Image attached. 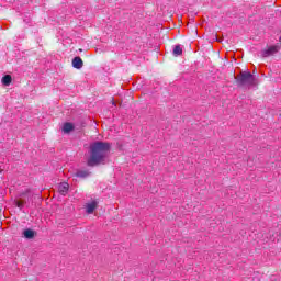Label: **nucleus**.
I'll list each match as a JSON object with an SVG mask.
<instances>
[{
    "label": "nucleus",
    "mask_w": 281,
    "mask_h": 281,
    "mask_svg": "<svg viewBox=\"0 0 281 281\" xmlns=\"http://www.w3.org/2000/svg\"><path fill=\"white\" fill-rule=\"evenodd\" d=\"M109 153H111V143L95 140L89 146V158L87 159V166L90 168H95V166H100V164H104L106 161V157H109Z\"/></svg>",
    "instance_id": "1"
},
{
    "label": "nucleus",
    "mask_w": 281,
    "mask_h": 281,
    "mask_svg": "<svg viewBox=\"0 0 281 281\" xmlns=\"http://www.w3.org/2000/svg\"><path fill=\"white\" fill-rule=\"evenodd\" d=\"M235 82L241 89H251L258 86V79L250 71H240L239 75L235 76Z\"/></svg>",
    "instance_id": "2"
},
{
    "label": "nucleus",
    "mask_w": 281,
    "mask_h": 281,
    "mask_svg": "<svg viewBox=\"0 0 281 281\" xmlns=\"http://www.w3.org/2000/svg\"><path fill=\"white\" fill-rule=\"evenodd\" d=\"M280 49H281L280 44L270 45L260 52V56H261V58H269V56H276V54H278V52H280Z\"/></svg>",
    "instance_id": "3"
},
{
    "label": "nucleus",
    "mask_w": 281,
    "mask_h": 281,
    "mask_svg": "<svg viewBox=\"0 0 281 281\" xmlns=\"http://www.w3.org/2000/svg\"><path fill=\"white\" fill-rule=\"evenodd\" d=\"M22 236L26 238V240H32V238H36V231L26 228L23 231Z\"/></svg>",
    "instance_id": "4"
},
{
    "label": "nucleus",
    "mask_w": 281,
    "mask_h": 281,
    "mask_svg": "<svg viewBox=\"0 0 281 281\" xmlns=\"http://www.w3.org/2000/svg\"><path fill=\"white\" fill-rule=\"evenodd\" d=\"M58 192H59V194H61V196H67V194L69 192V183H67V182L59 183Z\"/></svg>",
    "instance_id": "5"
},
{
    "label": "nucleus",
    "mask_w": 281,
    "mask_h": 281,
    "mask_svg": "<svg viewBox=\"0 0 281 281\" xmlns=\"http://www.w3.org/2000/svg\"><path fill=\"white\" fill-rule=\"evenodd\" d=\"M72 67L75 69H82V67H85V61H82V58H80V56H77L72 59Z\"/></svg>",
    "instance_id": "6"
},
{
    "label": "nucleus",
    "mask_w": 281,
    "mask_h": 281,
    "mask_svg": "<svg viewBox=\"0 0 281 281\" xmlns=\"http://www.w3.org/2000/svg\"><path fill=\"white\" fill-rule=\"evenodd\" d=\"M98 209V201L93 200L91 203H88L86 205L87 214H93L95 210Z\"/></svg>",
    "instance_id": "7"
},
{
    "label": "nucleus",
    "mask_w": 281,
    "mask_h": 281,
    "mask_svg": "<svg viewBox=\"0 0 281 281\" xmlns=\"http://www.w3.org/2000/svg\"><path fill=\"white\" fill-rule=\"evenodd\" d=\"M75 176L78 177L79 179H87V177L91 176V171H89V170H78L75 173Z\"/></svg>",
    "instance_id": "8"
},
{
    "label": "nucleus",
    "mask_w": 281,
    "mask_h": 281,
    "mask_svg": "<svg viewBox=\"0 0 281 281\" xmlns=\"http://www.w3.org/2000/svg\"><path fill=\"white\" fill-rule=\"evenodd\" d=\"M75 128L76 126L74 125V123H69V122H66L63 126L64 133H71V131H74Z\"/></svg>",
    "instance_id": "9"
},
{
    "label": "nucleus",
    "mask_w": 281,
    "mask_h": 281,
    "mask_svg": "<svg viewBox=\"0 0 281 281\" xmlns=\"http://www.w3.org/2000/svg\"><path fill=\"white\" fill-rule=\"evenodd\" d=\"M1 82L2 85H4V87H10V85H12V76L10 75L3 76Z\"/></svg>",
    "instance_id": "10"
},
{
    "label": "nucleus",
    "mask_w": 281,
    "mask_h": 281,
    "mask_svg": "<svg viewBox=\"0 0 281 281\" xmlns=\"http://www.w3.org/2000/svg\"><path fill=\"white\" fill-rule=\"evenodd\" d=\"M172 54L173 56H181L183 54V48H181V45H176Z\"/></svg>",
    "instance_id": "11"
},
{
    "label": "nucleus",
    "mask_w": 281,
    "mask_h": 281,
    "mask_svg": "<svg viewBox=\"0 0 281 281\" xmlns=\"http://www.w3.org/2000/svg\"><path fill=\"white\" fill-rule=\"evenodd\" d=\"M15 205L19 207V210H23V207H25V200H16Z\"/></svg>",
    "instance_id": "12"
}]
</instances>
